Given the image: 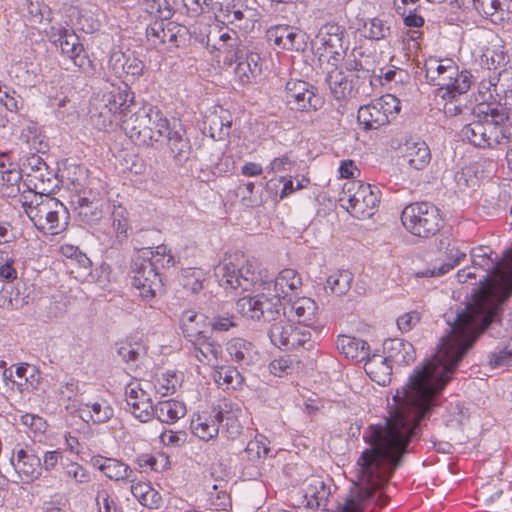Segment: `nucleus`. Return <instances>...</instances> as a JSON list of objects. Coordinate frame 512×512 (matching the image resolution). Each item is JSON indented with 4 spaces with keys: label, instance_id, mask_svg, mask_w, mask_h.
Wrapping results in <instances>:
<instances>
[{
    "label": "nucleus",
    "instance_id": "f257e3e1",
    "mask_svg": "<svg viewBox=\"0 0 512 512\" xmlns=\"http://www.w3.org/2000/svg\"><path fill=\"white\" fill-rule=\"evenodd\" d=\"M176 263L171 251L166 246H158L156 251H142L132 263L133 285L140 291L143 299L151 300L162 288L159 268H169Z\"/></svg>",
    "mask_w": 512,
    "mask_h": 512
},
{
    "label": "nucleus",
    "instance_id": "f03ea898",
    "mask_svg": "<svg viewBox=\"0 0 512 512\" xmlns=\"http://www.w3.org/2000/svg\"><path fill=\"white\" fill-rule=\"evenodd\" d=\"M121 128L137 145L152 146L160 141L168 129V119L156 106L144 105L124 117Z\"/></svg>",
    "mask_w": 512,
    "mask_h": 512
},
{
    "label": "nucleus",
    "instance_id": "7ed1b4c3",
    "mask_svg": "<svg viewBox=\"0 0 512 512\" xmlns=\"http://www.w3.org/2000/svg\"><path fill=\"white\" fill-rule=\"evenodd\" d=\"M25 212L34 226L46 235H57L66 230L69 212L58 199L46 196H34L24 203Z\"/></svg>",
    "mask_w": 512,
    "mask_h": 512
},
{
    "label": "nucleus",
    "instance_id": "20e7f679",
    "mask_svg": "<svg viewBox=\"0 0 512 512\" xmlns=\"http://www.w3.org/2000/svg\"><path fill=\"white\" fill-rule=\"evenodd\" d=\"M339 201L354 217L369 218L380 202V190L360 180H350L344 183Z\"/></svg>",
    "mask_w": 512,
    "mask_h": 512
},
{
    "label": "nucleus",
    "instance_id": "39448f33",
    "mask_svg": "<svg viewBox=\"0 0 512 512\" xmlns=\"http://www.w3.org/2000/svg\"><path fill=\"white\" fill-rule=\"evenodd\" d=\"M401 222L414 236L430 238L441 229L442 217L439 209L430 202H414L403 209Z\"/></svg>",
    "mask_w": 512,
    "mask_h": 512
},
{
    "label": "nucleus",
    "instance_id": "423d86ee",
    "mask_svg": "<svg viewBox=\"0 0 512 512\" xmlns=\"http://www.w3.org/2000/svg\"><path fill=\"white\" fill-rule=\"evenodd\" d=\"M401 110L400 101L392 94H386L358 109L357 121L365 130H376L389 124Z\"/></svg>",
    "mask_w": 512,
    "mask_h": 512
},
{
    "label": "nucleus",
    "instance_id": "0eeeda50",
    "mask_svg": "<svg viewBox=\"0 0 512 512\" xmlns=\"http://www.w3.org/2000/svg\"><path fill=\"white\" fill-rule=\"evenodd\" d=\"M49 40L60 47L62 57L70 60L83 73L93 71V63L85 51L79 36L63 26H52L47 33Z\"/></svg>",
    "mask_w": 512,
    "mask_h": 512
},
{
    "label": "nucleus",
    "instance_id": "6e6552de",
    "mask_svg": "<svg viewBox=\"0 0 512 512\" xmlns=\"http://www.w3.org/2000/svg\"><path fill=\"white\" fill-rule=\"evenodd\" d=\"M271 343L282 350H296L314 347L310 330L301 325H295L286 319H280L271 324L268 330Z\"/></svg>",
    "mask_w": 512,
    "mask_h": 512
},
{
    "label": "nucleus",
    "instance_id": "1a4fd4ad",
    "mask_svg": "<svg viewBox=\"0 0 512 512\" xmlns=\"http://www.w3.org/2000/svg\"><path fill=\"white\" fill-rule=\"evenodd\" d=\"M127 90H113L103 96L102 104L96 116V125L99 129L106 130L114 124L120 125L124 117H126L131 108H136L133 96Z\"/></svg>",
    "mask_w": 512,
    "mask_h": 512
},
{
    "label": "nucleus",
    "instance_id": "9d476101",
    "mask_svg": "<svg viewBox=\"0 0 512 512\" xmlns=\"http://www.w3.org/2000/svg\"><path fill=\"white\" fill-rule=\"evenodd\" d=\"M236 309L242 316L252 320L275 322L281 315L282 303L279 296L262 292L238 299Z\"/></svg>",
    "mask_w": 512,
    "mask_h": 512
},
{
    "label": "nucleus",
    "instance_id": "9b49d317",
    "mask_svg": "<svg viewBox=\"0 0 512 512\" xmlns=\"http://www.w3.org/2000/svg\"><path fill=\"white\" fill-rule=\"evenodd\" d=\"M321 56L328 57V62L338 65L344 59L349 48V36L346 29L337 23H327L319 31Z\"/></svg>",
    "mask_w": 512,
    "mask_h": 512
},
{
    "label": "nucleus",
    "instance_id": "f8f14e48",
    "mask_svg": "<svg viewBox=\"0 0 512 512\" xmlns=\"http://www.w3.org/2000/svg\"><path fill=\"white\" fill-rule=\"evenodd\" d=\"M187 29L173 21L156 19L146 28V38L149 45L155 49L164 46L179 47L185 40Z\"/></svg>",
    "mask_w": 512,
    "mask_h": 512
},
{
    "label": "nucleus",
    "instance_id": "ddd939ff",
    "mask_svg": "<svg viewBox=\"0 0 512 512\" xmlns=\"http://www.w3.org/2000/svg\"><path fill=\"white\" fill-rule=\"evenodd\" d=\"M316 91L317 89L306 81L291 79L285 85L286 103L291 110H317L322 102Z\"/></svg>",
    "mask_w": 512,
    "mask_h": 512
},
{
    "label": "nucleus",
    "instance_id": "4468645a",
    "mask_svg": "<svg viewBox=\"0 0 512 512\" xmlns=\"http://www.w3.org/2000/svg\"><path fill=\"white\" fill-rule=\"evenodd\" d=\"M65 409L72 415L78 416L87 424H104L114 416V409L108 400L98 398L85 403L65 404Z\"/></svg>",
    "mask_w": 512,
    "mask_h": 512
},
{
    "label": "nucleus",
    "instance_id": "2eb2a0df",
    "mask_svg": "<svg viewBox=\"0 0 512 512\" xmlns=\"http://www.w3.org/2000/svg\"><path fill=\"white\" fill-rule=\"evenodd\" d=\"M11 464L23 482H31L41 476V459L29 445L17 444L14 447Z\"/></svg>",
    "mask_w": 512,
    "mask_h": 512
},
{
    "label": "nucleus",
    "instance_id": "dca6fc26",
    "mask_svg": "<svg viewBox=\"0 0 512 512\" xmlns=\"http://www.w3.org/2000/svg\"><path fill=\"white\" fill-rule=\"evenodd\" d=\"M494 128L491 122L489 113L483 120L473 121L466 124L460 131V137L463 141H467L469 144L480 149H495L496 142L494 138Z\"/></svg>",
    "mask_w": 512,
    "mask_h": 512
},
{
    "label": "nucleus",
    "instance_id": "f3484780",
    "mask_svg": "<svg viewBox=\"0 0 512 512\" xmlns=\"http://www.w3.org/2000/svg\"><path fill=\"white\" fill-rule=\"evenodd\" d=\"M188 356L203 365H214L222 356V346L206 332L187 341Z\"/></svg>",
    "mask_w": 512,
    "mask_h": 512
},
{
    "label": "nucleus",
    "instance_id": "a211bd4d",
    "mask_svg": "<svg viewBox=\"0 0 512 512\" xmlns=\"http://www.w3.org/2000/svg\"><path fill=\"white\" fill-rule=\"evenodd\" d=\"M126 410L141 422L154 417V406L149 394L139 384L129 383L125 388Z\"/></svg>",
    "mask_w": 512,
    "mask_h": 512
},
{
    "label": "nucleus",
    "instance_id": "6ab92c4d",
    "mask_svg": "<svg viewBox=\"0 0 512 512\" xmlns=\"http://www.w3.org/2000/svg\"><path fill=\"white\" fill-rule=\"evenodd\" d=\"M328 72L326 82L329 86L330 92L335 100L345 101L350 98L356 97L360 93V88L363 85L360 80L339 68L337 65Z\"/></svg>",
    "mask_w": 512,
    "mask_h": 512
},
{
    "label": "nucleus",
    "instance_id": "aec40b11",
    "mask_svg": "<svg viewBox=\"0 0 512 512\" xmlns=\"http://www.w3.org/2000/svg\"><path fill=\"white\" fill-rule=\"evenodd\" d=\"M230 419L223 411H203L195 414L190 423V429L194 436L203 441H210L219 434L221 419Z\"/></svg>",
    "mask_w": 512,
    "mask_h": 512
},
{
    "label": "nucleus",
    "instance_id": "412c9836",
    "mask_svg": "<svg viewBox=\"0 0 512 512\" xmlns=\"http://www.w3.org/2000/svg\"><path fill=\"white\" fill-rule=\"evenodd\" d=\"M466 10H475L480 16L500 24L509 18L508 0H459Z\"/></svg>",
    "mask_w": 512,
    "mask_h": 512
},
{
    "label": "nucleus",
    "instance_id": "4be33fe9",
    "mask_svg": "<svg viewBox=\"0 0 512 512\" xmlns=\"http://www.w3.org/2000/svg\"><path fill=\"white\" fill-rule=\"evenodd\" d=\"M216 49L222 55L224 65L232 66L244 57L246 47L236 31L226 30L220 33Z\"/></svg>",
    "mask_w": 512,
    "mask_h": 512
},
{
    "label": "nucleus",
    "instance_id": "5701e85b",
    "mask_svg": "<svg viewBox=\"0 0 512 512\" xmlns=\"http://www.w3.org/2000/svg\"><path fill=\"white\" fill-rule=\"evenodd\" d=\"M163 138L167 140V146L175 163L183 165L192 152L190 140L185 136V130L182 127L178 129L171 127L168 121V129Z\"/></svg>",
    "mask_w": 512,
    "mask_h": 512
},
{
    "label": "nucleus",
    "instance_id": "b1692460",
    "mask_svg": "<svg viewBox=\"0 0 512 512\" xmlns=\"http://www.w3.org/2000/svg\"><path fill=\"white\" fill-rule=\"evenodd\" d=\"M390 358L386 355L373 354L365 359L364 369L372 381L379 385H386L391 380L392 365Z\"/></svg>",
    "mask_w": 512,
    "mask_h": 512
},
{
    "label": "nucleus",
    "instance_id": "393cba45",
    "mask_svg": "<svg viewBox=\"0 0 512 512\" xmlns=\"http://www.w3.org/2000/svg\"><path fill=\"white\" fill-rule=\"evenodd\" d=\"M92 464L111 480L134 482L132 469L120 460L96 456L93 457Z\"/></svg>",
    "mask_w": 512,
    "mask_h": 512
},
{
    "label": "nucleus",
    "instance_id": "a878e982",
    "mask_svg": "<svg viewBox=\"0 0 512 512\" xmlns=\"http://www.w3.org/2000/svg\"><path fill=\"white\" fill-rule=\"evenodd\" d=\"M27 187L34 192V196H46L52 194L58 188V179L49 166L35 172L25 178Z\"/></svg>",
    "mask_w": 512,
    "mask_h": 512
},
{
    "label": "nucleus",
    "instance_id": "bb28decb",
    "mask_svg": "<svg viewBox=\"0 0 512 512\" xmlns=\"http://www.w3.org/2000/svg\"><path fill=\"white\" fill-rule=\"evenodd\" d=\"M494 128V138L497 137L495 148L512 143V115H508L504 109L494 108L489 112Z\"/></svg>",
    "mask_w": 512,
    "mask_h": 512
},
{
    "label": "nucleus",
    "instance_id": "cd10ccee",
    "mask_svg": "<svg viewBox=\"0 0 512 512\" xmlns=\"http://www.w3.org/2000/svg\"><path fill=\"white\" fill-rule=\"evenodd\" d=\"M302 287V278L299 273L291 268L281 270L274 280L275 296L279 300L298 294Z\"/></svg>",
    "mask_w": 512,
    "mask_h": 512
},
{
    "label": "nucleus",
    "instance_id": "c85d7f7f",
    "mask_svg": "<svg viewBox=\"0 0 512 512\" xmlns=\"http://www.w3.org/2000/svg\"><path fill=\"white\" fill-rule=\"evenodd\" d=\"M234 262H237L238 273L242 284V291H248L260 279V263L256 258L246 257L242 253L232 255Z\"/></svg>",
    "mask_w": 512,
    "mask_h": 512
},
{
    "label": "nucleus",
    "instance_id": "c756f323",
    "mask_svg": "<svg viewBox=\"0 0 512 512\" xmlns=\"http://www.w3.org/2000/svg\"><path fill=\"white\" fill-rule=\"evenodd\" d=\"M336 344L340 354L352 361H365L369 355L367 342L356 337L341 335L338 337Z\"/></svg>",
    "mask_w": 512,
    "mask_h": 512
},
{
    "label": "nucleus",
    "instance_id": "7c9ffc66",
    "mask_svg": "<svg viewBox=\"0 0 512 512\" xmlns=\"http://www.w3.org/2000/svg\"><path fill=\"white\" fill-rule=\"evenodd\" d=\"M384 351L391 361L399 365H407L415 360L413 345L403 339H388L384 342Z\"/></svg>",
    "mask_w": 512,
    "mask_h": 512
},
{
    "label": "nucleus",
    "instance_id": "2f4dec72",
    "mask_svg": "<svg viewBox=\"0 0 512 512\" xmlns=\"http://www.w3.org/2000/svg\"><path fill=\"white\" fill-rule=\"evenodd\" d=\"M404 159L410 167L422 170L431 160V152L428 145L424 141H407L404 144Z\"/></svg>",
    "mask_w": 512,
    "mask_h": 512
},
{
    "label": "nucleus",
    "instance_id": "473e14b6",
    "mask_svg": "<svg viewBox=\"0 0 512 512\" xmlns=\"http://www.w3.org/2000/svg\"><path fill=\"white\" fill-rule=\"evenodd\" d=\"M364 52L361 47H355L351 52L344 56L343 66L351 76L360 80L362 84L367 81L371 84L370 69L366 67V61L363 60Z\"/></svg>",
    "mask_w": 512,
    "mask_h": 512
},
{
    "label": "nucleus",
    "instance_id": "72a5a7b5",
    "mask_svg": "<svg viewBox=\"0 0 512 512\" xmlns=\"http://www.w3.org/2000/svg\"><path fill=\"white\" fill-rule=\"evenodd\" d=\"M304 492L306 507L310 509H318L325 506L330 495V490L324 481L317 477L307 480Z\"/></svg>",
    "mask_w": 512,
    "mask_h": 512
},
{
    "label": "nucleus",
    "instance_id": "f704fd0d",
    "mask_svg": "<svg viewBox=\"0 0 512 512\" xmlns=\"http://www.w3.org/2000/svg\"><path fill=\"white\" fill-rule=\"evenodd\" d=\"M220 286L226 290H242L240 273H238L237 262H234L232 255L224 259L215 269Z\"/></svg>",
    "mask_w": 512,
    "mask_h": 512
},
{
    "label": "nucleus",
    "instance_id": "c9c22d12",
    "mask_svg": "<svg viewBox=\"0 0 512 512\" xmlns=\"http://www.w3.org/2000/svg\"><path fill=\"white\" fill-rule=\"evenodd\" d=\"M226 351L232 361L239 365H250L255 356V346L242 338H233L226 345Z\"/></svg>",
    "mask_w": 512,
    "mask_h": 512
},
{
    "label": "nucleus",
    "instance_id": "e433bc0d",
    "mask_svg": "<svg viewBox=\"0 0 512 512\" xmlns=\"http://www.w3.org/2000/svg\"><path fill=\"white\" fill-rule=\"evenodd\" d=\"M474 77L470 71L463 69L458 70V75L451 79L450 83L444 87L439 94L443 99H455L456 97L465 94L471 88Z\"/></svg>",
    "mask_w": 512,
    "mask_h": 512
},
{
    "label": "nucleus",
    "instance_id": "4c0bfd02",
    "mask_svg": "<svg viewBox=\"0 0 512 512\" xmlns=\"http://www.w3.org/2000/svg\"><path fill=\"white\" fill-rule=\"evenodd\" d=\"M488 365L491 369L512 367V338L504 337L488 355Z\"/></svg>",
    "mask_w": 512,
    "mask_h": 512
},
{
    "label": "nucleus",
    "instance_id": "58836bf2",
    "mask_svg": "<svg viewBox=\"0 0 512 512\" xmlns=\"http://www.w3.org/2000/svg\"><path fill=\"white\" fill-rule=\"evenodd\" d=\"M186 414L184 403L170 399L159 402L154 407V416L162 423L173 424Z\"/></svg>",
    "mask_w": 512,
    "mask_h": 512
},
{
    "label": "nucleus",
    "instance_id": "ea45409f",
    "mask_svg": "<svg viewBox=\"0 0 512 512\" xmlns=\"http://www.w3.org/2000/svg\"><path fill=\"white\" fill-rule=\"evenodd\" d=\"M206 316L194 310H186L181 316V329L186 341L205 333Z\"/></svg>",
    "mask_w": 512,
    "mask_h": 512
},
{
    "label": "nucleus",
    "instance_id": "a19ab883",
    "mask_svg": "<svg viewBox=\"0 0 512 512\" xmlns=\"http://www.w3.org/2000/svg\"><path fill=\"white\" fill-rule=\"evenodd\" d=\"M317 311L316 302L308 297L299 298L291 305V312L294 313L298 323L308 329L314 324Z\"/></svg>",
    "mask_w": 512,
    "mask_h": 512
},
{
    "label": "nucleus",
    "instance_id": "79ce46f5",
    "mask_svg": "<svg viewBox=\"0 0 512 512\" xmlns=\"http://www.w3.org/2000/svg\"><path fill=\"white\" fill-rule=\"evenodd\" d=\"M269 37L273 38L277 46L286 50H299L302 35L289 26H277L268 31Z\"/></svg>",
    "mask_w": 512,
    "mask_h": 512
},
{
    "label": "nucleus",
    "instance_id": "37998d69",
    "mask_svg": "<svg viewBox=\"0 0 512 512\" xmlns=\"http://www.w3.org/2000/svg\"><path fill=\"white\" fill-rule=\"evenodd\" d=\"M362 32L366 39L381 41L389 38L392 30L388 20L373 17L364 22Z\"/></svg>",
    "mask_w": 512,
    "mask_h": 512
},
{
    "label": "nucleus",
    "instance_id": "c03bdc74",
    "mask_svg": "<svg viewBox=\"0 0 512 512\" xmlns=\"http://www.w3.org/2000/svg\"><path fill=\"white\" fill-rule=\"evenodd\" d=\"M214 381L223 389L236 390L243 384L244 378L241 373L231 366L217 367L213 373Z\"/></svg>",
    "mask_w": 512,
    "mask_h": 512
},
{
    "label": "nucleus",
    "instance_id": "a18cd8bd",
    "mask_svg": "<svg viewBox=\"0 0 512 512\" xmlns=\"http://www.w3.org/2000/svg\"><path fill=\"white\" fill-rule=\"evenodd\" d=\"M353 280L354 275L350 271L337 270L327 278L325 289L335 296H343L351 289Z\"/></svg>",
    "mask_w": 512,
    "mask_h": 512
},
{
    "label": "nucleus",
    "instance_id": "49530a36",
    "mask_svg": "<svg viewBox=\"0 0 512 512\" xmlns=\"http://www.w3.org/2000/svg\"><path fill=\"white\" fill-rule=\"evenodd\" d=\"M24 174L21 169L5 170L0 175V193L5 197H16L20 193L21 180Z\"/></svg>",
    "mask_w": 512,
    "mask_h": 512
},
{
    "label": "nucleus",
    "instance_id": "de8ad7c7",
    "mask_svg": "<svg viewBox=\"0 0 512 512\" xmlns=\"http://www.w3.org/2000/svg\"><path fill=\"white\" fill-rule=\"evenodd\" d=\"M30 303L29 295L21 292L19 285L4 291L0 296V307L7 310H18Z\"/></svg>",
    "mask_w": 512,
    "mask_h": 512
},
{
    "label": "nucleus",
    "instance_id": "09e8293b",
    "mask_svg": "<svg viewBox=\"0 0 512 512\" xmlns=\"http://www.w3.org/2000/svg\"><path fill=\"white\" fill-rule=\"evenodd\" d=\"M91 184L92 183L75 191V194L72 197V204L75 207L103 203V194L101 190Z\"/></svg>",
    "mask_w": 512,
    "mask_h": 512
},
{
    "label": "nucleus",
    "instance_id": "8fccbe9b",
    "mask_svg": "<svg viewBox=\"0 0 512 512\" xmlns=\"http://www.w3.org/2000/svg\"><path fill=\"white\" fill-rule=\"evenodd\" d=\"M21 137L25 140L31 151L44 153L48 150V142L42 132L34 125L23 129Z\"/></svg>",
    "mask_w": 512,
    "mask_h": 512
},
{
    "label": "nucleus",
    "instance_id": "3c124183",
    "mask_svg": "<svg viewBox=\"0 0 512 512\" xmlns=\"http://www.w3.org/2000/svg\"><path fill=\"white\" fill-rule=\"evenodd\" d=\"M112 228L116 238L122 242L128 236L127 232L130 229L127 210L122 207H114L112 211Z\"/></svg>",
    "mask_w": 512,
    "mask_h": 512
},
{
    "label": "nucleus",
    "instance_id": "603ef678",
    "mask_svg": "<svg viewBox=\"0 0 512 512\" xmlns=\"http://www.w3.org/2000/svg\"><path fill=\"white\" fill-rule=\"evenodd\" d=\"M449 257L452 259V262H448L445 264H442L438 269H426L424 271L417 272L418 277H433V276H440L444 275L450 270H452L456 265L460 263L461 260H463L466 257V254L464 252H461L459 249L451 248L449 250Z\"/></svg>",
    "mask_w": 512,
    "mask_h": 512
},
{
    "label": "nucleus",
    "instance_id": "864d4df0",
    "mask_svg": "<svg viewBox=\"0 0 512 512\" xmlns=\"http://www.w3.org/2000/svg\"><path fill=\"white\" fill-rule=\"evenodd\" d=\"M180 382V376L175 371L168 370L162 373L161 377L157 378L155 389L162 396L171 395L176 392Z\"/></svg>",
    "mask_w": 512,
    "mask_h": 512
},
{
    "label": "nucleus",
    "instance_id": "5fc2aeb1",
    "mask_svg": "<svg viewBox=\"0 0 512 512\" xmlns=\"http://www.w3.org/2000/svg\"><path fill=\"white\" fill-rule=\"evenodd\" d=\"M122 59L125 61L121 63V67L126 74H130L132 76H140L144 70V63L134 55H125L120 52L113 53L111 55V61L115 60L116 63L121 62Z\"/></svg>",
    "mask_w": 512,
    "mask_h": 512
},
{
    "label": "nucleus",
    "instance_id": "6e6d98bb",
    "mask_svg": "<svg viewBox=\"0 0 512 512\" xmlns=\"http://www.w3.org/2000/svg\"><path fill=\"white\" fill-rule=\"evenodd\" d=\"M186 11L191 16H199L202 13L209 12L219 5L220 10L223 11V2H213V0H182Z\"/></svg>",
    "mask_w": 512,
    "mask_h": 512
},
{
    "label": "nucleus",
    "instance_id": "4d7b16f0",
    "mask_svg": "<svg viewBox=\"0 0 512 512\" xmlns=\"http://www.w3.org/2000/svg\"><path fill=\"white\" fill-rule=\"evenodd\" d=\"M217 411H223L225 415L229 416L230 419H221V423L225 422V425L227 426V433L229 434V437H236L241 433L242 426L240 422L238 421V416L236 412H240L239 408H236V411L234 412L232 409L231 404L224 403L223 406H220Z\"/></svg>",
    "mask_w": 512,
    "mask_h": 512
},
{
    "label": "nucleus",
    "instance_id": "13d9d810",
    "mask_svg": "<svg viewBox=\"0 0 512 512\" xmlns=\"http://www.w3.org/2000/svg\"><path fill=\"white\" fill-rule=\"evenodd\" d=\"M103 203L88 204L86 206L75 207L78 216L82 222L88 225L95 224L102 218L103 214Z\"/></svg>",
    "mask_w": 512,
    "mask_h": 512
},
{
    "label": "nucleus",
    "instance_id": "bf43d9fd",
    "mask_svg": "<svg viewBox=\"0 0 512 512\" xmlns=\"http://www.w3.org/2000/svg\"><path fill=\"white\" fill-rule=\"evenodd\" d=\"M446 61H453V59L429 58L428 60L425 61V77L431 84L436 80L437 74H439L440 76L448 67V64H445Z\"/></svg>",
    "mask_w": 512,
    "mask_h": 512
},
{
    "label": "nucleus",
    "instance_id": "052dcab7",
    "mask_svg": "<svg viewBox=\"0 0 512 512\" xmlns=\"http://www.w3.org/2000/svg\"><path fill=\"white\" fill-rule=\"evenodd\" d=\"M58 394L60 400L67 402L66 404H79L76 399V397L80 394L79 381L74 378L69 379L59 387Z\"/></svg>",
    "mask_w": 512,
    "mask_h": 512
},
{
    "label": "nucleus",
    "instance_id": "680f3d73",
    "mask_svg": "<svg viewBox=\"0 0 512 512\" xmlns=\"http://www.w3.org/2000/svg\"><path fill=\"white\" fill-rule=\"evenodd\" d=\"M222 2L226 4L225 16L228 21L239 28H246L247 24H242L244 20H248L245 11L241 9L243 5L231 4L229 0H223Z\"/></svg>",
    "mask_w": 512,
    "mask_h": 512
},
{
    "label": "nucleus",
    "instance_id": "e2e57ef3",
    "mask_svg": "<svg viewBox=\"0 0 512 512\" xmlns=\"http://www.w3.org/2000/svg\"><path fill=\"white\" fill-rule=\"evenodd\" d=\"M46 166L48 165L43 160V158L38 155V153H29V155L23 159L20 169L25 178H27L35 172L41 171L42 168Z\"/></svg>",
    "mask_w": 512,
    "mask_h": 512
},
{
    "label": "nucleus",
    "instance_id": "0e129e2a",
    "mask_svg": "<svg viewBox=\"0 0 512 512\" xmlns=\"http://www.w3.org/2000/svg\"><path fill=\"white\" fill-rule=\"evenodd\" d=\"M295 369V364L290 357L274 359L269 365L270 372L277 377L290 375L295 371Z\"/></svg>",
    "mask_w": 512,
    "mask_h": 512
},
{
    "label": "nucleus",
    "instance_id": "69168bd1",
    "mask_svg": "<svg viewBox=\"0 0 512 512\" xmlns=\"http://www.w3.org/2000/svg\"><path fill=\"white\" fill-rule=\"evenodd\" d=\"M95 501L98 507L97 512H122L121 509L118 508L110 492L106 489H100L97 491Z\"/></svg>",
    "mask_w": 512,
    "mask_h": 512
},
{
    "label": "nucleus",
    "instance_id": "338daca9",
    "mask_svg": "<svg viewBox=\"0 0 512 512\" xmlns=\"http://www.w3.org/2000/svg\"><path fill=\"white\" fill-rule=\"evenodd\" d=\"M204 274L201 269L190 268L184 274V287L192 292H199L203 288Z\"/></svg>",
    "mask_w": 512,
    "mask_h": 512
},
{
    "label": "nucleus",
    "instance_id": "774afa93",
    "mask_svg": "<svg viewBox=\"0 0 512 512\" xmlns=\"http://www.w3.org/2000/svg\"><path fill=\"white\" fill-rule=\"evenodd\" d=\"M482 62L488 70H496L506 64V56L503 51L487 48L482 55Z\"/></svg>",
    "mask_w": 512,
    "mask_h": 512
}]
</instances>
